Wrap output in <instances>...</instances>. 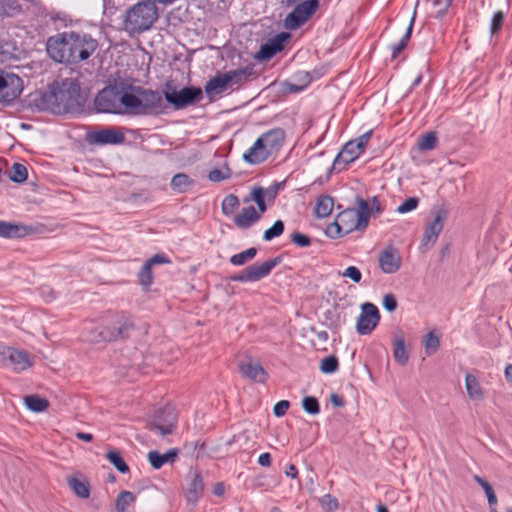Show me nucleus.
<instances>
[{
    "label": "nucleus",
    "mask_w": 512,
    "mask_h": 512,
    "mask_svg": "<svg viewBox=\"0 0 512 512\" xmlns=\"http://www.w3.org/2000/svg\"><path fill=\"white\" fill-rule=\"evenodd\" d=\"M290 407V402L287 400H281L277 402L273 408L274 415L276 417H282L286 414Z\"/></svg>",
    "instance_id": "nucleus-57"
},
{
    "label": "nucleus",
    "mask_w": 512,
    "mask_h": 512,
    "mask_svg": "<svg viewBox=\"0 0 512 512\" xmlns=\"http://www.w3.org/2000/svg\"><path fill=\"white\" fill-rule=\"evenodd\" d=\"M432 214L433 220L427 223L421 240L420 249L422 251L430 249L436 243L447 217V212L444 209H438Z\"/></svg>",
    "instance_id": "nucleus-15"
},
{
    "label": "nucleus",
    "mask_w": 512,
    "mask_h": 512,
    "mask_svg": "<svg viewBox=\"0 0 512 512\" xmlns=\"http://www.w3.org/2000/svg\"><path fill=\"white\" fill-rule=\"evenodd\" d=\"M438 143L437 134L435 131H430L418 140V148L421 151H430L436 148Z\"/></svg>",
    "instance_id": "nucleus-42"
},
{
    "label": "nucleus",
    "mask_w": 512,
    "mask_h": 512,
    "mask_svg": "<svg viewBox=\"0 0 512 512\" xmlns=\"http://www.w3.org/2000/svg\"><path fill=\"white\" fill-rule=\"evenodd\" d=\"M158 8L152 0H142L130 7L124 16V29L132 34L149 30L158 20Z\"/></svg>",
    "instance_id": "nucleus-4"
},
{
    "label": "nucleus",
    "mask_w": 512,
    "mask_h": 512,
    "mask_svg": "<svg viewBox=\"0 0 512 512\" xmlns=\"http://www.w3.org/2000/svg\"><path fill=\"white\" fill-rule=\"evenodd\" d=\"M18 58V48L15 41L0 38V62L7 63Z\"/></svg>",
    "instance_id": "nucleus-33"
},
{
    "label": "nucleus",
    "mask_w": 512,
    "mask_h": 512,
    "mask_svg": "<svg viewBox=\"0 0 512 512\" xmlns=\"http://www.w3.org/2000/svg\"><path fill=\"white\" fill-rule=\"evenodd\" d=\"M372 135V131H368L356 139L348 141L334 159L332 169L337 171L344 170L348 164L355 161L361 153H363Z\"/></svg>",
    "instance_id": "nucleus-8"
},
{
    "label": "nucleus",
    "mask_w": 512,
    "mask_h": 512,
    "mask_svg": "<svg viewBox=\"0 0 512 512\" xmlns=\"http://www.w3.org/2000/svg\"><path fill=\"white\" fill-rule=\"evenodd\" d=\"M85 140L92 146L119 145L124 143L125 135L122 128L110 126L88 131Z\"/></svg>",
    "instance_id": "nucleus-12"
},
{
    "label": "nucleus",
    "mask_w": 512,
    "mask_h": 512,
    "mask_svg": "<svg viewBox=\"0 0 512 512\" xmlns=\"http://www.w3.org/2000/svg\"><path fill=\"white\" fill-rule=\"evenodd\" d=\"M33 232L34 228L31 226L0 220V237L2 238H22Z\"/></svg>",
    "instance_id": "nucleus-23"
},
{
    "label": "nucleus",
    "mask_w": 512,
    "mask_h": 512,
    "mask_svg": "<svg viewBox=\"0 0 512 512\" xmlns=\"http://www.w3.org/2000/svg\"><path fill=\"white\" fill-rule=\"evenodd\" d=\"M24 402L33 412H43L49 406V402L38 395H28L24 398Z\"/></svg>",
    "instance_id": "nucleus-39"
},
{
    "label": "nucleus",
    "mask_w": 512,
    "mask_h": 512,
    "mask_svg": "<svg viewBox=\"0 0 512 512\" xmlns=\"http://www.w3.org/2000/svg\"><path fill=\"white\" fill-rule=\"evenodd\" d=\"M170 262H171L170 259L168 257H166L164 254H156L153 257H151L150 259H148L138 272L139 284L144 289H146V290L149 289V287L151 286V284L153 282L152 267L154 265L166 264V263H170Z\"/></svg>",
    "instance_id": "nucleus-20"
},
{
    "label": "nucleus",
    "mask_w": 512,
    "mask_h": 512,
    "mask_svg": "<svg viewBox=\"0 0 512 512\" xmlns=\"http://www.w3.org/2000/svg\"><path fill=\"white\" fill-rule=\"evenodd\" d=\"M357 206L347 208L340 212L335 219V227L343 229L344 233H350L354 230H364L371 214L369 204L361 197L356 198Z\"/></svg>",
    "instance_id": "nucleus-5"
},
{
    "label": "nucleus",
    "mask_w": 512,
    "mask_h": 512,
    "mask_svg": "<svg viewBox=\"0 0 512 512\" xmlns=\"http://www.w3.org/2000/svg\"><path fill=\"white\" fill-rule=\"evenodd\" d=\"M260 138L263 140L272 155L277 154L285 141V131L282 128H273L263 133Z\"/></svg>",
    "instance_id": "nucleus-24"
},
{
    "label": "nucleus",
    "mask_w": 512,
    "mask_h": 512,
    "mask_svg": "<svg viewBox=\"0 0 512 512\" xmlns=\"http://www.w3.org/2000/svg\"><path fill=\"white\" fill-rule=\"evenodd\" d=\"M378 263L383 273L394 274L400 269L402 259L396 248L388 246L380 252L378 256Z\"/></svg>",
    "instance_id": "nucleus-19"
},
{
    "label": "nucleus",
    "mask_w": 512,
    "mask_h": 512,
    "mask_svg": "<svg viewBox=\"0 0 512 512\" xmlns=\"http://www.w3.org/2000/svg\"><path fill=\"white\" fill-rule=\"evenodd\" d=\"M231 169L225 166L224 169H213L208 174V179L212 182H220L231 177Z\"/></svg>",
    "instance_id": "nucleus-50"
},
{
    "label": "nucleus",
    "mask_w": 512,
    "mask_h": 512,
    "mask_svg": "<svg viewBox=\"0 0 512 512\" xmlns=\"http://www.w3.org/2000/svg\"><path fill=\"white\" fill-rule=\"evenodd\" d=\"M290 38L287 32H281L270 38L267 42L260 46L259 51L255 54V58L263 61L270 60L284 48V43Z\"/></svg>",
    "instance_id": "nucleus-18"
},
{
    "label": "nucleus",
    "mask_w": 512,
    "mask_h": 512,
    "mask_svg": "<svg viewBox=\"0 0 512 512\" xmlns=\"http://www.w3.org/2000/svg\"><path fill=\"white\" fill-rule=\"evenodd\" d=\"M416 6H418V2L416 3ZM416 8L417 7H415L414 13L410 19V23L406 29L405 34L403 35V37L400 39V41L397 44H393L391 46L393 59L397 58L400 55V53L406 48V46L411 38V33H412V29H413V25H414V21H415V17H416Z\"/></svg>",
    "instance_id": "nucleus-35"
},
{
    "label": "nucleus",
    "mask_w": 512,
    "mask_h": 512,
    "mask_svg": "<svg viewBox=\"0 0 512 512\" xmlns=\"http://www.w3.org/2000/svg\"><path fill=\"white\" fill-rule=\"evenodd\" d=\"M290 239L292 243L301 248L311 245V238L300 232H293L290 236Z\"/></svg>",
    "instance_id": "nucleus-54"
},
{
    "label": "nucleus",
    "mask_w": 512,
    "mask_h": 512,
    "mask_svg": "<svg viewBox=\"0 0 512 512\" xmlns=\"http://www.w3.org/2000/svg\"><path fill=\"white\" fill-rule=\"evenodd\" d=\"M83 105L80 84L71 78L50 85L48 91L36 95L33 99V106L37 110L55 115L77 112Z\"/></svg>",
    "instance_id": "nucleus-1"
},
{
    "label": "nucleus",
    "mask_w": 512,
    "mask_h": 512,
    "mask_svg": "<svg viewBox=\"0 0 512 512\" xmlns=\"http://www.w3.org/2000/svg\"><path fill=\"white\" fill-rule=\"evenodd\" d=\"M252 199L257 203L259 201L264 200V190L262 187H255L253 188L252 192Z\"/></svg>",
    "instance_id": "nucleus-63"
},
{
    "label": "nucleus",
    "mask_w": 512,
    "mask_h": 512,
    "mask_svg": "<svg viewBox=\"0 0 512 512\" xmlns=\"http://www.w3.org/2000/svg\"><path fill=\"white\" fill-rule=\"evenodd\" d=\"M302 76H303V79L305 80V84L302 86H297L295 84H288L287 86H288L289 92H292V93L300 92L304 89V87H306L311 82V77H310L309 73H303Z\"/></svg>",
    "instance_id": "nucleus-61"
},
{
    "label": "nucleus",
    "mask_w": 512,
    "mask_h": 512,
    "mask_svg": "<svg viewBox=\"0 0 512 512\" xmlns=\"http://www.w3.org/2000/svg\"><path fill=\"white\" fill-rule=\"evenodd\" d=\"M339 362L336 356L330 355L321 360L320 370L325 374H332L338 370Z\"/></svg>",
    "instance_id": "nucleus-46"
},
{
    "label": "nucleus",
    "mask_w": 512,
    "mask_h": 512,
    "mask_svg": "<svg viewBox=\"0 0 512 512\" xmlns=\"http://www.w3.org/2000/svg\"><path fill=\"white\" fill-rule=\"evenodd\" d=\"M272 153L268 151L263 140L258 137L254 144L243 154V160L251 165H257L265 162Z\"/></svg>",
    "instance_id": "nucleus-22"
},
{
    "label": "nucleus",
    "mask_w": 512,
    "mask_h": 512,
    "mask_svg": "<svg viewBox=\"0 0 512 512\" xmlns=\"http://www.w3.org/2000/svg\"><path fill=\"white\" fill-rule=\"evenodd\" d=\"M257 254V249L254 247H251L243 252H240L238 254H234L230 258L231 264L235 266H241L244 265L246 262L252 260Z\"/></svg>",
    "instance_id": "nucleus-44"
},
{
    "label": "nucleus",
    "mask_w": 512,
    "mask_h": 512,
    "mask_svg": "<svg viewBox=\"0 0 512 512\" xmlns=\"http://www.w3.org/2000/svg\"><path fill=\"white\" fill-rule=\"evenodd\" d=\"M69 488L82 499H87L90 496V485L84 477L70 476L67 478Z\"/></svg>",
    "instance_id": "nucleus-32"
},
{
    "label": "nucleus",
    "mask_w": 512,
    "mask_h": 512,
    "mask_svg": "<svg viewBox=\"0 0 512 512\" xmlns=\"http://www.w3.org/2000/svg\"><path fill=\"white\" fill-rule=\"evenodd\" d=\"M106 458L120 473L126 474L130 471L129 466L127 465L122 455L118 451H108L106 454Z\"/></svg>",
    "instance_id": "nucleus-40"
},
{
    "label": "nucleus",
    "mask_w": 512,
    "mask_h": 512,
    "mask_svg": "<svg viewBox=\"0 0 512 512\" xmlns=\"http://www.w3.org/2000/svg\"><path fill=\"white\" fill-rule=\"evenodd\" d=\"M319 7V0H305L298 3L285 17L284 27L291 31L300 28L311 19Z\"/></svg>",
    "instance_id": "nucleus-10"
},
{
    "label": "nucleus",
    "mask_w": 512,
    "mask_h": 512,
    "mask_svg": "<svg viewBox=\"0 0 512 512\" xmlns=\"http://www.w3.org/2000/svg\"><path fill=\"white\" fill-rule=\"evenodd\" d=\"M282 262V257L277 256L269 259L264 263H254L239 273L230 277L231 281L235 282H256L267 277L271 271Z\"/></svg>",
    "instance_id": "nucleus-11"
},
{
    "label": "nucleus",
    "mask_w": 512,
    "mask_h": 512,
    "mask_svg": "<svg viewBox=\"0 0 512 512\" xmlns=\"http://www.w3.org/2000/svg\"><path fill=\"white\" fill-rule=\"evenodd\" d=\"M382 303L384 308L389 312H393L397 308V300L392 293L385 294Z\"/></svg>",
    "instance_id": "nucleus-56"
},
{
    "label": "nucleus",
    "mask_w": 512,
    "mask_h": 512,
    "mask_svg": "<svg viewBox=\"0 0 512 512\" xmlns=\"http://www.w3.org/2000/svg\"><path fill=\"white\" fill-rule=\"evenodd\" d=\"M21 10L22 7L17 0H0V15L13 16Z\"/></svg>",
    "instance_id": "nucleus-43"
},
{
    "label": "nucleus",
    "mask_w": 512,
    "mask_h": 512,
    "mask_svg": "<svg viewBox=\"0 0 512 512\" xmlns=\"http://www.w3.org/2000/svg\"><path fill=\"white\" fill-rule=\"evenodd\" d=\"M271 461H272L271 455L268 452L262 453L258 457V463H259V465H261L263 467H269L271 465Z\"/></svg>",
    "instance_id": "nucleus-64"
},
{
    "label": "nucleus",
    "mask_w": 512,
    "mask_h": 512,
    "mask_svg": "<svg viewBox=\"0 0 512 512\" xmlns=\"http://www.w3.org/2000/svg\"><path fill=\"white\" fill-rule=\"evenodd\" d=\"M178 455L177 449H171L164 454H160L158 451H150L147 455L151 466L154 469H160L165 463H173Z\"/></svg>",
    "instance_id": "nucleus-28"
},
{
    "label": "nucleus",
    "mask_w": 512,
    "mask_h": 512,
    "mask_svg": "<svg viewBox=\"0 0 512 512\" xmlns=\"http://www.w3.org/2000/svg\"><path fill=\"white\" fill-rule=\"evenodd\" d=\"M439 338L433 333L429 332L426 335L425 340V350L427 355H431L432 353L436 352L439 348Z\"/></svg>",
    "instance_id": "nucleus-52"
},
{
    "label": "nucleus",
    "mask_w": 512,
    "mask_h": 512,
    "mask_svg": "<svg viewBox=\"0 0 512 512\" xmlns=\"http://www.w3.org/2000/svg\"><path fill=\"white\" fill-rule=\"evenodd\" d=\"M380 320L378 308L370 302L361 306V313L357 319L356 331L360 335H369L376 328Z\"/></svg>",
    "instance_id": "nucleus-17"
},
{
    "label": "nucleus",
    "mask_w": 512,
    "mask_h": 512,
    "mask_svg": "<svg viewBox=\"0 0 512 512\" xmlns=\"http://www.w3.org/2000/svg\"><path fill=\"white\" fill-rule=\"evenodd\" d=\"M393 357L395 361L404 366L409 360V351L406 347L405 340L402 334L395 335L393 340Z\"/></svg>",
    "instance_id": "nucleus-30"
},
{
    "label": "nucleus",
    "mask_w": 512,
    "mask_h": 512,
    "mask_svg": "<svg viewBox=\"0 0 512 512\" xmlns=\"http://www.w3.org/2000/svg\"><path fill=\"white\" fill-rule=\"evenodd\" d=\"M136 501V496L130 491H121L115 500V512H128L129 507Z\"/></svg>",
    "instance_id": "nucleus-37"
},
{
    "label": "nucleus",
    "mask_w": 512,
    "mask_h": 512,
    "mask_svg": "<svg viewBox=\"0 0 512 512\" xmlns=\"http://www.w3.org/2000/svg\"><path fill=\"white\" fill-rule=\"evenodd\" d=\"M194 183V180L191 179L185 173H178L174 175L171 179V188L177 192H185L189 186Z\"/></svg>",
    "instance_id": "nucleus-38"
},
{
    "label": "nucleus",
    "mask_w": 512,
    "mask_h": 512,
    "mask_svg": "<svg viewBox=\"0 0 512 512\" xmlns=\"http://www.w3.org/2000/svg\"><path fill=\"white\" fill-rule=\"evenodd\" d=\"M71 38L72 32H63L49 37L46 43L49 57L57 63L73 64Z\"/></svg>",
    "instance_id": "nucleus-9"
},
{
    "label": "nucleus",
    "mask_w": 512,
    "mask_h": 512,
    "mask_svg": "<svg viewBox=\"0 0 512 512\" xmlns=\"http://www.w3.org/2000/svg\"><path fill=\"white\" fill-rule=\"evenodd\" d=\"M7 358L17 372L24 371L33 364L31 355L24 350L9 349Z\"/></svg>",
    "instance_id": "nucleus-26"
},
{
    "label": "nucleus",
    "mask_w": 512,
    "mask_h": 512,
    "mask_svg": "<svg viewBox=\"0 0 512 512\" xmlns=\"http://www.w3.org/2000/svg\"><path fill=\"white\" fill-rule=\"evenodd\" d=\"M474 480L476 483H478L483 488L486 496H488L490 493L491 494L494 493V490H493V487L491 486V484L488 481H486L484 478H482L481 476L475 475Z\"/></svg>",
    "instance_id": "nucleus-60"
},
{
    "label": "nucleus",
    "mask_w": 512,
    "mask_h": 512,
    "mask_svg": "<svg viewBox=\"0 0 512 512\" xmlns=\"http://www.w3.org/2000/svg\"><path fill=\"white\" fill-rule=\"evenodd\" d=\"M239 205H240V202H239L238 197L234 194H229L222 201V204H221L222 213L225 216H231L235 212V210L239 207Z\"/></svg>",
    "instance_id": "nucleus-45"
},
{
    "label": "nucleus",
    "mask_w": 512,
    "mask_h": 512,
    "mask_svg": "<svg viewBox=\"0 0 512 512\" xmlns=\"http://www.w3.org/2000/svg\"><path fill=\"white\" fill-rule=\"evenodd\" d=\"M330 402L335 407H343L345 404L343 397L337 393L330 395Z\"/></svg>",
    "instance_id": "nucleus-62"
},
{
    "label": "nucleus",
    "mask_w": 512,
    "mask_h": 512,
    "mask_svg": "<svg viewBox=\"0 0 512 512\" xmlns=\"http://www.w3.org/2000/svg\"><path fill=\"white\" fill-rule=\"evenodd\" d=\"M228 88H230V86H229V78L226 76L225 73L216 75L215 77L210 79L205 84V87H204L205 92L208 95H211V94H214V93L215 94H220V93H222L223 91H225Z\"/></svg>",
    "instance_id": "nucleus-34"
},
{
    "label": "nucleus",
    "mask_w": 512,
    "mask_h": 512,
    "mask_svg": "<svg viewBox=\"0 0 512 512\" xmlns=\"http://www.w3.org/2000/svg\"><path fill=\"white\" fill-rule=\"evenodd\" d=\"M326 234L327 236H329L330 238L332 239H336V238H339V237H342L344 235H347L348 233H344V230L343 229H337V227H335V221L333 223H331L327 229H326Z\"/></svg>",
    "instance_id": "nucleus-58"
},
{
    "label": "nucleus",
    "mask_w": 512,
    "mask_h": 512,
    "mask_svg": "<svg viewBox=\"0 0 512 512\" xmlns=\"http://www.w3.org/2000/svg\"><path fill=\"white\" fill-rule=\"evenodd\" d=\"M418 204L419 199L417 197H410L397 207V212L400 214L408 213L416 209L418 207Z\"/></svg>",
    "instance_id": "nucleus-53"
},
{
    "label": "nucleus",
    "mask_w": 512,
    "mask_h": 512,
    "mask_svg": "<svg viewBox=\"0 0 512 512\" xmlns=\"http://www.w3.org/2000/svg\"><path fill=\"white\" fill-rule=\"evenodd\" d=\"M176 422L177 416L175 409L166 406L155 413L153 420L148 424V429L152 432H158L161 435H167L172 433Z\"/></svg>",
    "instance_id": "nucleus-16"
},
{
    "label": "nucleus",
    "mask_w": 512,
    "mask_h": 512,
    "mask_svg": "<svg viewBox=\"0 0 512 512\" xmlns=\"http://www.w3.org/2000/svg\"><path fill=\"white\" fill-rule=\"evenodd\" d=\"M225 74L229 78L230 87L239 85L247 81L250 76L255 75L254 65L251 64L243 68L230 70L225 72Z\"/></svg>",
    "instance_id": "nucleus-31"
},
{
    "label": "nucleus",
    "mask_w": 512,
    "mask_h": 512,
    "mask_svg": "<svg viewBox=\"0 0 512 512\" xmlns=\"http://www.w3.org/2000/svg\"><path fill=\"white\" fill-rule=\"evenodd\" d=\"M163 95L166 102L172 105L175 110L184 109L190 105L198 103L203 98L202 89L199 87H184L177 91L170 84L165 85Z\"/></svg>",
    "instance_id": "nucleus-7"
},
{
    "label": "nucleus",
    "mask_w": 512,
    "mask_h": 512,
    "mask_svg": "<svg viewBox=\"0 0 512 512\" xmlns=\"http://www.w3.org/2000/svg\"><path fill=\"white\" fill-rule=\"evenodd\" d=\"M136 331L134 317L125 311L104 316L98 327L86 331L85 338L92 343L124 342Z\"/></svg>",
    "instance_id": "nucleus-2"
},
{
    "label": "nucleus",
    "mask_w": 512,
    "mask_h": 512,
    "mask_svg": "<svg viewBox=\"0 0 512 512\" xmlns=\"http://www.w3.org/2000/svg\"><path fill=\"white\" fill-rule=\"evenodd\" d=\"M28 177V171L25 165L21 163H13L9 171V179L15 183H23Z\"/></svg>",
    "instance_id": "nucleus-41"
},
{
    "label": "nucleus",
    "mask_w": 512,
    "mask_h": 512,
    "mask_svg": "<svg viewBox=\"0 0 512 512\" xmlns=\"http://www.w3.org/2000/svg\"><path fill=\"white\" fill-rule=\"evenodd\" d=\"M71 45L73 51V64L87 60L98 48V42L89 34L72 31Z\"/></svg>",
    "instance_id": "nucleus-13"
},
{
    "label": "nucleus",
    "mask_w": 512,
    "mask_h": 512,
    "mask_svg": "<svg viewBox=\"0 0 512 512\" xmlns=\"http://www.w3.org/2000/svg\"><path fill=\"white\" fill-rule=\"evenodd\" d=\"M452 2H453V0H434L433 1L434 6L442 5L441 9L437 12L436 17L441 18L446 13V11L448 10V8L452 4Z\"/></svg>",
    "instance_id": "nucleus-59"
},
{
    "label": "nucleus",
    "mask_w": 512,
    "mask_h": 512,
    "mask_svg": "<svg viewBox=\"0 0 512 512\" xmlns=\"http://www.w3.org/2000/svg\"><path fill=\"white\" fill-rule=\"evenodd\" d=\"M128 85L126 87L108 86L102 89L94 99V105L98 112L102 113H128V103L125 97L129 96Z\"/></svg>",
    "instance_id": "nucleus-6"
},
{
    "label": "nucleus",
    "mask_w": 512,
    "mask_h": 512,
    "mask_svg": "<svg viewBox=\"0 0 512 512\" xmlns=\"http://www.w3.org/2000/svg\"><path fill=\"white\" fill-rule=\"evenodd\" d=\"M341 275L350 278L354 283H359L362 279L360 270L355 266L347 267Z\"/></svg>",
    "instance_id": "nucleus-55"
},
{
    "label": "nucleus",
    "mask_w": 512,
    "mask_h": 512,
    "mask_svg": "<svg viewBox=\"0 0 512 512\" xmlns=\"http://www.w3.org/2000/svg\"><path fill=\"white\" fill-rule=\"evenodd\" d=\"M239 369L244 377L259 383H264L268 378L267 372L257 361L242 363Z\"/></svg>",
    "instance_id": "nucleus-25"
},
{
    "label": "nucleus",
    "mask_w": 512,
    "mask_h": 512,
    "mask_svg": "<svg viewBox=\"0 0 512 512\" xmlns=\"http://www.w3.org/2000/svg\"><path fill=\"white\" fill-rule=\"evenodd\" d=\"M128 89L130 93L125 101L128 103L129 114L160 116L168 112L169 107L160 92L134 85H128Z\"/></svg>",
    "instance_id": "nucleus-3"
},
{
    "label": "nucleus",
    "mask_w": 512,
    "mask_h": 512,
    "mask_svg": "<svg viewBox=\"0 0 512 512\" xmlns=\"http://www.w3.org/2000/svg\"><path fill=\"white\" fill-rule=\"evenodd\" d=\"M188 485L184 490L188 502L196 503L204 491L203 477L197 470H190L187 474Z\"/></svg>",
    "instance_id": "nucleus-21"
},
{
    "label": "nucleus",
    "mask_w": 512,
    "mask_h": 512,
    "mask_svg": "<svg viewBox=\"0 0 512 512\" xmlns=\"http://www.w3.org/2000/svg\"><path fill=\"white\" fill-rule=\"evenodd\" d=\"M302 407L306 413L317 415L320 412V405L316 397L306 396L302 400Z\"/></svg>",
    "instance_id": "nucleus-48"
},
{
    "label": "nucleus",
    "mask_w": 512,
    "mask_h": 512,
    "mask_svg": "<svg viewBox=\"0 0 512 512\" xmlns=\"http://www.w3.org/2000/svg\"><path fill=\"white\" fill-rule=\"evenodd\" d=\"M284 222L282 220H277L275 223L264 231L263 239L265 241H271L272 239L279 237L284 232Z\"/></svg>",
    "instance_id": "nucleus-47"
},
{
    "label": "nucleus",
    "mask_w": 512,
    "mask_h": 512,
    "mask_svg": "<svg viewBox=\"0 0 512 512\" xmlns=\"http://www.w3.org/2000/svg\"><path fill=\"white\" fill-rule=\"evenodd\" d=\"M333 198L329 195H321L317 199L315 207V216L317 218H325L329 216L333 210Z\"/></svg>",
    "instance_id": "nucleus-36"
},
{
    "label": "nucleus",
    "mask_w": 512,
    "mask_h": 512,
    "mask_svg": "<svg viewBox=\"0 0 512 512\" xmlns=\"http://www.w3.org/2000/svg\"><path fill=\"white\" fill-rule=\"evenodd\" d=\"M465 388L468 394V397L473 401H481L484 399V390L480 384L478 378L471 374L467 373L465 376Z\"/></svg>",
    "instance_id": "nucleus-29"
},
{
    "label": "nucleus",
    "mask_w": 512,
    "mask_h": 512,
    "mask_svg": "<svg viewBox=\"0 0 512 512\" xmlns=\"http://www.w3.org/2000/svg\"><path fill=\"white\" fill-rule=\"evenodd\" d=\"M505 18H506V15L503 11H497L494 13V15L491 19V23H490L491 35L498 34L501 31L504 21H505Z\"/></svg>",
    "instance_id": "nucleus-49"
},
{
    "label": "nucleus",
    "mask_w": 512,
    "mask_h": 512,
    "mask_svg": "<svg viewBox=\"0 0 512 512\" xmlns=\"http://www.w3.org/2000/svg\"><path fill=\"white\" fill-rule=\"evenodd\" d=\"M261 215L253 206H248L235 216L234 224L240 229H248L260 219Z\"/></svg>",
    "instance_id": "nucleus-27"
},
{
    "label": "nucleus",
    "mask_w": 512,
    "mask_h": 512,
    "mask_svg": "<svg viewBox=\"0 0 512 512\" xmlns=\"http://www.w3.org/2000/svg\"><path fill=\"white\" fill-rule=\"evenodd\" d=\"M23 91V80L14 73L4 72L0 80V104H11Z\"/></svg>",
    "instance_id": "nucleus-14"
},
{
    "label": "nucleus",
    "mask_w": 512,
    "mask_h": 512,
    "mask_svg": "<svg viewBox=\"0 0 512 512\" xmlns=\"http://www.w3.org/2000/svg\"><path fill=\"white\" fill-rule=\"evenodd\" d=\"M320 504L322 508L327 512H332L339 507V502L336 497L332 496L331 494H325L320 499Z\"/></svg>",
    "instance_id": "nucleus-51"
}]
</instances>
